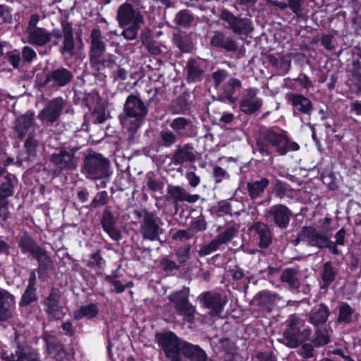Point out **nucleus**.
<instances>
[{"instance_id":"obj_1","label":"nucleus","mask_w":361,"mask_h":361,"mask_svg":"<svg viewBox=\"0 0 361 361\" xmlns=\"http://www.w3.org/2000/svg\"><path fill=\"white\" fill-rule=\"evenodd\" d=\"M147 114V107L139 97L135 95L128 97L124 112L119 116V119L123 128L129 133V141L133 140L134 134L140 127Z\"/></svg>"},{"instance_id":"obj_2","label":"nucleus","mask_w":361,"mask_h":361,"mask_svg":"<svg viewBox=\"0 0 361 361\" xmlns=\"http://www.w3.org/2000/svg\"><path fill=\"white\" fill-rule=\"evenodd\" d=\"M311 329L305 321L295 315H290L287 320V328L283 331V343L292 348L308 340Z\"/></svg>"},{"instance_id":"obj_3","label":"nucleus","mask_w":361,"mask_h":361,"mask_svg":"<svg viewBox=\"0 0 361 361\" xmlns=\"http://www.w3.org/2000/svg\"><path fill=\"white\" fill-rule=\"evenodd\" d=\"M257 145L262 152L269 154V146H273L276 152L284 155L288 150L296 151L299 145L295 142L288 143L286 137L279 131L268 129L264 131L257 141Z\"/></svg>"},{"instance_id":"obj_4","label":"nucleus","mask_w":361,"mask_h":361,"mask_svg":"<svg viewBox=\"0 0 361 361\" xmlns=\"http://www.w3.org/2000/svg\"><path fill=\"white\" fill-rule=\"evenodd\" d=\"M83 171L91 179H101L111 175L109 161L99 154H89L86 157Z\"/></svg>"},{"instance_id":"obj_5","label":"nucleus","mask_w":361,"mask_h":361,"mask_svg":"<svg viewBox=\"0 0 361 361\" xmlns=\"http://www.w3.org/2000/svg\"><path fill=\"white\" fill-rule=\"evenodd\" d=\"M39 20L40 16L38 14L31 15L25 29V32L27 35L28 43L42 47L51 40L52 34L47 29L37 26Z\"/></svg>"},{"instance_id":"obj_6","label":"nucleus","mask_w":361,"mask_h":361,"mask_svg":"<svg viewBox=\"0 0 361 361\" xmlns=\"http://www.w3.org/2000/svg\"><path fill=\"white\" fill-rule=\"evenodd\" d=\"M158 342L167 357L172 361H180L183 345L186 342L179 339L173 332H166L158 336Z\"/></svg>"},{"instance_id":"obj_7","label":"nucleus","mask_w":361,"mask_h":361,"mask_svg":"<svg viewBox=\"0 0 361 361\" xmlns=\"http://www.w3.org/2000/svg\"><path fill=\"white\" fill-rule=\"evenodd\" d=\"M190 289L188 287L183 288L180 290L169 295L168 298L173 302L177 313L183 317L188 322H193L195 307L188 301Z\"/></svg>"},{"instance_id":"obj_8","label":"nucleus","mask_w":361,"mask_h":361,"mask_svg":"<svg viewBox=\"0 0 361 361\" xmlns=\"http://www.w3.org/2000/svg\"><path fill=\"white\" fill-rule=\"evenodd\" d=\"M329 231H331V229L326 226L322 228L323 233H318L312 227H304L298 234V237L294 241L295 245L302 241L306 242L310 245L320 248L327 247L329 236L326 233Z\"/></svg>"},{"instance_id":"obj_9","label":"nucleus","mask_w":361,"mask_h":361,"mask_svg":"<svg viewBox=\"0 0 361 361\" xmlns=\"http://www.w3.org/2000/svg\"><path fill=\"white\" fill-rule=\"evenodd\" d=\"M116 20L121 27L130 25H143L144 18L138 9L130 4H121L117 11Z\"/></svg>"},{"instance_id":"obj_10","label":"nucleus","mask_w":361,"mask_h":361,"mask_svg":"<svg viewBox=\"0 0 361 361\" xmlns=\"http://www.w3.org/2000/svg\"><path fill=\"white\" fill-rule=\"evenodd\" d=\"M64 100L56 97L49 101L38 114V118L46 123L52 124L61 116L64 108Z\"/></svg>"},{"instance_id":"obj_11","label":"nucleus","mask_w":361,"mask_h":361,"mask_svg":"<svg viewBox=\"0 0 361 361\" xmlns=\"http://www.w3.org/2000/svg\"><path fill=\"white\" fill-rule=\"evenodd\" d=\"M258 90L249 88L245 90L240 101V110L245 114H252L258 111L262 106V99L257 96Z\"/></svg>"},{"instance_id":"obj_12","label":"nucleus","mask_w":361,"mask_h":361,"mask_svg":"<svg viewBox=\"0 0 361 361\" xmlns=\"http://www.w3.org/2000/svg\"><path fill=\"white\" fill-rule=\"evenodd\" d=\"M237 230L235 227L231 226L225 230L223 233L219 234L214 240L209 244L203 245L198 251L200 256H207L212 252L216 251L221 245L225 244L235 235Z\"/></svg>"},{"instance_id":"obj_13","label":"nucleus","mask_w":361,"mask_h":361,"mask_svg":"<svg viewBox=\"0 0 361 361\" xmlns=\"http://www.w3.org/2000/svg\"><path fill=\"white\" fill-rule=\"evenodd\" d=\"M73 77L70 71L61 68L48 73L44 84L51 88H59L68 84Z\"/></svg>"},{"instance_id":"obj_14","label":"nucleus","mask_w":361,"mask_h":361,"mask_svg":"<svg viewBox=\"0 0 361 361\" xmlns=\"http://www.w3.org/2000/svg\"><path fill=\"white\" fill-rule=\"evenodd\" d=\"M51 162L60 170H73L77 166L78 159L72 150L60 149L51 156Z\"/></svg>"},{"instance_id":"obj_15","label":"nucleus","mask_w":361,"mask_h":361,"mask_svg":"<svg viewBox=\"0 0 361 361\" xmlns=\"http://www.w3.org/2000/svg\"><path fill=\"white\" fill-rule=\"evenodd\" d=\"M200 300L204 305L209 309V314L215 316L219 314L227 303V299L219 293L206 292L200 295Z\"/></svg>"},{"instance_id":"obj_16","label":"nucleus","mask_w":361,"mask_h":361,"mask_svg":"<svg viewBox=\"0 0 361 361\" xmlns=\"http://www.w3.org/2000/svg\"><path fill=\"white\" fill-rule=\"evenodd\" d=\"M159 220L152 214L147 213L145 215L140 226V232L144 238L149 240H156L159 235Z\"/></svg>"},{"instance_id":"obj_17","label":"nucleus","mask_w":361,"mask_h":361,"mask_svg":"<svg viewBox=\"0 0 361 361\" xmlns=\"http://www.w3.org/2000/svg\"><path fill=\"white\" fill-rule=\"evenodd\" d=\"M286 99L293 106L295 115L298 112L310 115L313 109L312 102L302 94L289 93L286 94Z\"/></svg>"},{"instance_id":"obj_18","label":"nucleus","mask_w":361,"mask_h":361,"mask_svg":"<svg viewBox=\"0 0 361 361\" xmlns=\"http://www.w3.org/2000/svg\"><path fill=\"white\" fill-rule=\"evenodd\" d=\"M187 80L189 82H195L202 80L204 71V61L200 59H190L185 66Z\"/></svg>"},{"instance_id":"obj_19","label":"nucleus","mask_w":361,"mask_h":361,"mask_svg":"<svg viewBox=\"0 0 361 361\" xmlns=\"http://www.w3.org/2000/svg\"><path fill=\"white\" fill-rule=\"evenodd\" d=\"M269 216L272 217L274 223L280 228H286L290 221V211L283 204L272 206L268 211Z\"/></svg>"},{"instance_id":"obj_20","label":"nucleus","mask_w":361,"mask_h":361,"mask_svg":"<svg viewBox=\"0 0 361 361\" xmlns=\"http://www.w3.org/2000/svg\"><path fill=\"white\" fill-rule=\"evenodd\" d=\"M167 193L171 196V198L175 204L179 202L195 203L200 198L199 195H190L188 193L185 189L178 185H168Z\"/></svg>"},{"instance_id":"obj_21","label":"nucleus","mask_w":361,"mask_h":361,"mask_svg":"<svg viewBox=\"0 0 361 361\" xmlns=\"http://www.w3.org/2000/svg\"><path fill=\"white\" fill-rule=\"evenodd\" d=\"M4 357L8 361H39L38 355L35 352L20 346H18L14 353L6 351L4 353Z\"/></svg>"},{"instance_id":"obj_22","label":"nucleus","mask_w":361,"mask_h":361,"mask_svg":"<svg viewBox=\"0 0 361 361\" xmlns=\"http://www.w3.org/2000/svg\"><path fill=\"white\" fill-rule=\"evenodd\" d=\"M34 113L27 111L15 120L14 129L19 138L23 139L28 130L34 126Z\"/></svg>"},{"instance_id":"obj_23","label":"nucleus","mask_w":361,"mask_h":361,"mask_svg":"<svg viewBox=\"0 0 361 361\" xmlns=\"http://www.w3.org/2000/svg\"><path fill=\"white\" fill-rule=\"evenodd\" d=\"M14 305L13 296L5 290H0V320L11 317Z\"/></svg>"},{"instance_id":"obj_24","label":"nucleus","mask_w":361,"mask_h":361,"mask_svg":"<svg viewBox=\"0 0 361 361\" xmlns=\"http://www.w3.org/2000/svg\"><path fill=\"white\" fill-rule=\"evenodd\" d=\"M173 162L175 164H183L185 162H192L196 160V152L189 145L178 147L173 154Z\"/></svg>"},{"instance_id":"obj_25","label":"nucleus","mask_w":361,"mask_h":361,"mask_svg":"<svg viewBox=\"0 0 361 361\" xmlns=\"http://www.w3.org/2000/svg\"><path fill=\"white\" fill-rule=\"evenodd\" d=\"M115 224L116 218L110 210L106 209L103 212L102 219V228L111 238L114 240H119L121 238V235L116 228Z\"/></svg>"},{"instance_id":"obj_26","label":"nucleus","mask_w":361,"mask_h":361,"mask_svg":"<svg viewBox=\"0 0 361 361\" xmlns=\"http://www.w3.org/2000/svg\"><path fill=\"white\" fill-rule=\"evenodd\" d=\"M62 35L63 37V46L61 47V53H68L73 56L75 54V42L73 39V32L71 25L68 22H63Z\"/></svg>"},{"instance_id":"obj_27","label":"nucleus","mask_w":361,"mask_h":361,"mask_svg":"<svg viewBox=\"0 0 361 361\" xmlns=\"http://www.w3.org/2000/svg\"><path fill=\"white\" fill-rule=\"evenodd\" d=\"M104 53V50H90V63L97 70L104 67H111L115 63L113 56L109 55L106 58Z\"/></svg>"},{"instance_id":"obj_28","label":"nucleus","mask_w":361,"mask_h":361,"mask_svg":"<svg viewBox=\"0 0 361 361\" xmlns=\"http://www.w3.org/2000/svg\"><path fill=\"white\" fill-rule=\"evenodd\" d=\"M59 292L57 290H52L45 301L47 312L57 319H61L63 314L59 305Z\"/></svg>"},{"instance_id":"obj_29","label":"nucleus","mask_w":361,"mask_h":361,"mask_svg":"<svg viewBox=\"0 0 361 361\" xmlns=\"http://www.w3.org/2000/svg\"><path fill=\"white\" fill-rule=\"evenodd\" d=\"M241 87V82L236 78H231L224 85L223 92L220 95L221 101H228L230 103H235L237 100L236 97H233L235 91Z\"/></svg>"},{"instance_id":"obj_30","label":"nucleus","mask_w":361,"mask_h":361,"mask_svg":"<svg viewBox=\"0 0 361 361\" xmlns=\"http://www.w3.org/2000/svg\"><path fill=\"white\" fill-rule=\"evenodd\" d=\"M252 228L259 235V246L263 248L268 247L272 242V235L269 226L265 224L256 222Z\"/></svg>"},{"instance_id":"obj_31","label":"nucleus","mask_w":361,"mask_h":361,"mask_svg":"<svg viewBox=\"0 0 361 361\" xmlns=\"http://www.w3.org/2000/svg\"><path fill=\"white\" fill-rule=\"evenodd\" d=\"M211 44L216 47L224 48L228 51L237 49L235 42L221 32H216L214 35L211 39Z\"/></svg>"},{"instance_id":"obj_32","label":"nucleus","mask_w":361,"mask_h":361,"mask_svg":"<svg viewBox=\"0 0 361 361\" xmlns=\"http://www.w3.org/2000/svg\"><path fill=\"white\" fill-rule=\"evenodd\" d=\"M182 354L191 361H206L207 360V354L203 349L199 345H192L187 342L183 345Z\"/></svg>"},{"instance_id":"obj_33","label":"nucleus","mask_w":361,"mask_h":361,"mask_svg":"<svg viewBox=\"0 0 361 361\" xmlns=\"http://www.w3.org/2000/svg\"><path fill=\"white\" fill-rule=\"evenodd\" d=\"M329 310L326 305L320 304L315 307L310 315V322L314 326L325 323L329 317Z\"/></svg>"},{"instance_id":"obj_34","label":"nucleus","mask_w":361,"mask_h":361,"mask_svg":"<svg viewBox=\"0 0 361 361\" xmlns=\"http://www.w3.org/2000/svg\"><path fill=\"white\" fill-rule=\"evenodd\" d=\"M269 184L267 178H262L259 180H255L247 183V190L251 199L259 197Z\"/></svg>"},{"instance_id":"obj_35","label":"nucleus","mask_w":361,"mask_h":361,"mask_svg":"<svg viewBox=\"0 0 361 361\" xmlns=\"http://www.w3.org/2000/svg\"><path fill=\"white\" fill-rule=\"evenodd\" d=\"M173 42L176 45L183 51L188 52L192 48V43L190 37L183 32H178L173 35Z\"/></svg>"},{"instance_id":"obj_36","label":"nucleus","mask_w":361,"mask_h":361,"mask_svg":"<svg viewBox=\"0 0 361 361\" xmlns=\"http://www.w3.org/2000/svg\"><path fill=\"white\" fill-rule=\"evenodd\" d=\"M337 271L334 268L332 264L329 262H325L323 265L322 272V279L323 284L322 288L328 287L331 283L335 279Z\"/></svg>"},{"instance_id":"obj_37","label":"nucleus","mask_w":361,"mask_h":361,"mask_svg":"<svg viewBox=\"0 0 361 361\" xmlns=\"http://www.w3.org/2000/svg\"><path fill=\"white\" fill-rule=\"evenodd\" d=\"M98 313V307L94 304H90L82 306L79 310L74 312V317L76 319H80L82 317L91 319L94 317Z\"/></svg>"},{"instance_id":"obj_38","label":"nucleus","mask_w":361,"mask_h":361,"mask_svg":"<svg viewBox=\"0 0 361 361\" xmlns=\"http://www.w3.org/2000/svg\"><path fill=\"white\" fill-rule=\"evenodd\" d=\"M47 349L49 353L54 357L56 361H62L66 356V353L63 347L57 342L47 341Z\"/></svg>"},{"instance_id":"obj_39","label":"nucleus","mask_w":361,"mask_h":361,"mask_svg":"<svg viewBox=\"0 0 361 361\" xmlns=\"http://www.w3.org/2000/svg\"><path fill=\"white\" fill-rule=\"evenodd\" d=\"M230 27L236 34H248L252 30L250 21L248 19H238L236 18Z\"/></svg>"},{"instance_id":"obj_40","label":"nucleus","mask_w":361,"mask_h":361,"mask_svg":"<svg viewBox=\"0 0 361 361\" xmlns=\"http://www.w3.org/2000/svg\"><path fill=\"white\" fill-rule=\"evenodd\" d=\"M19 247L23 252H30L32 255L37 250L39 246L35 241L29 237L26 233H24L19 240Z\"/></svg>"},{"instance_id":"obj_41","label":"nucleus","mask_w":361,"mask_h":361,"mask_svg":"<svg viewBox=\"0 0 361 361\" xmlns=\"http://www.w3.org/2000/svg\"><path fill=\"white\" fill-rule=\"evenodd\" d=\"M91 46L90 50H104L106 45L102 40V32L98 29H94L90 35Z\"/></svg>"},{"instance_id":"obj_42","label":"nucleus","mask_w":361,"mask_h":361,"mask_svg":"<svg viewBox=\"0 0 361 361\" xmlns=\"http://www.w3.org/2000/svg\"><path fill=\"white\" fill-rule=\"evenodd\" d=\"M281 279L283 282L287 283L292 289H296L300 286L295 272L291 269L285 270L281 274Z\"/></svg>"},{"instance_id":"obj_43","label":"nucleus","mask_w":361,"mask_h":361,"mask_svg":"<svg viewBox=\"0 0 361 361\" xmlns=\"http://www.w3.org/2000/svg\"><path fill=\"white\" fill-rule=\"evenodd\" d=\"M14 180L11 178H6L0 187V200H4L12 196L13 194Z\"/></svg>"},{"instance_id":"obj_44","label":"nucleus","mask_w":361,"mask_h":361,"mask_svg":"<svg viewBox=\"0 0 361 361\" xmlns=\"http://www.w3.org/2000/svg\"><path fill=\"white\" fill-rule=\"evenodd\" d=\"M32 256L37 259L39 263V267L47 269L51 265L52 262L50 257L47 255L46 251L39 247L32 254Z\"/></svg>"},{"instance_id":"obj_45","label":"nucleus","mask_w":361,"mask_h":361,"mask_svg":"<svg viewBox=\"0 0 361 361\" xmlns=\"http://www.w3.org/2000/svg\"><path fill=\"white\" fill-rule=\"evenodd\" d=\"M353 313V309L348 304H342L339 308L338 321L339 322L350 323L352 320Z\"/></svg>"},{"instance_id":"obj_46","label":"nucleus","mask_w":361,"mask_h":361,"mask_svg":"<svg viewBox=\"0 0 361 361\" xmlns=\"http://www.w3.org/2000/svg\"><path fill=\"white\" fill-rule=\"evenodd\" d=\"M176 141V136L170 130H162L160 133V142L162 145L169 147Z\"/></svg>"},{"instance_id":"obj_47","label":"nucleus","mask_w":361,"mask_h":361,"mask_svg":"<svg viewBox=\"0 0 361 361\" xmlns=\"http://www.w3.org/2000/svg\"><path fill=\"white\" fill-rule=\"evenodd\" d=\"M142 25H130L128 27L125 28L121 35L127 40H133L137 37L138 30Z\"/></svg>"},{"instance_id":"obj_48","label":"nucleus","mask_w":361,"mask_h":361,"mask_svg":"<svg viewBox=\"0 0 361 361\" xmlns=\"http://www.w3.org/2000/svg\"><path fill=\"white\" fill-rule=\"evenodd\" d=\"M278 298L276 293L269 291H262L258 294L257 298L262 305H267L275 301Z\"/></svg>"},{"instance_id":"obj_49","label":"nucleus","mask_w":361,"mask_h":361,"mask_svg":"<svg viewBox=\"0 0 361 361\" xmlns=\"http://www.w3.org/2000/svg\"><path fill=\"white\" fill-rule=\"evenodd\" d=\"M192 17L188 11H180L176 14L175 20L179 25L187 26L192 22Z\"/></svg>"},{"instance_id":"obj_50","label":"nucleus","mask_w":361,"mask_h":361,"mask_svg":"<svg viewBox=\"0 0 361 361\" xmlns=\"http://www.w3.org/2000/svg\"><path fill=\"white\" fill-rule=\"evenodd\" d=\"M317 336L313 343L315 346L319 347L327 344L329 342V334L327 331L316 330Z\"/></svg>"},{"instance_id":"obj_51","label":"nucleus","mask_w":361,"mask_h":361,"mask_svg":"<svg viewBox=\"0 0 361 361\" xmlns=\"http://www.w3.org/2000/svg\"><path fill=\"white\" fill-rule=\"evenodd\" d=\"M35 134L33 132H30L28 134V137L25 142V148L27 153L30 156L35 155V149L37 145V142L34 140Z\"/></svg>"},{"instance_id":"obj_52","label":"nucleus","mask_w":361,"mask_h":361,"mask_svg":"<svg viewBox=\"0 0 361 361\" xmlns=\"http://www.w3.org/2000/svg\"><path fill=\"white\" fill-rule=\"evenodd\" d=\"M35 288L27 287L22 296L20 304L22 305H27L35 300Z\"/></svg>"},{"instance_id":"obj_53","label":"nucleus","mask_w":361,"mask_h":361,"mask_svg":"<svg viewBox=\"0 0 361 361\" xmlns=\"http://www.w3.org/2000/svg\"><path fill=\"white\" fill-rule=\"evenodd\" d=\"M190 246L182 247L177 250L176 255L180 264H184L190 259Z\"/></svg>"},{"instance_id":"obj_54","label":"nucleus","mask_w":361,"mask_h":361,"mask_svg":"<svg viewBox=\"0 0 361 361\" xmlns=\"http://www.w3.org/2000/svg\"><path fill=\"white\" fill-rule=\"evenodd\" d=\"M108 202V194L106 191H102L97 194L91 202L93 207H97L99 205H104Z\"/></svg>"},{"instance_id":"obj_55","label":"nucleus","mask_w":361,"mask_h":361,"mask_svg":"<svg viewBox=\"0 0 361 361\" xmlns=\"http://www.w3.org/2000/svg\"><path fill=\"white\" fill-rule=\"evenodd\" d=\"M195 235V232L190 228L185 230H179L173 235L174 240H186L190 239Z\"/></svg>"},{"instance_id":"obj_56","label":"nucleus","mask_w":361,"mask_h":361,"mask_svg":"<svg viewBox=\"0 0 361 361\" xmlns=\"http://www.w3.org/2000/svg\"><path fill=\"white\" fill-rule=\"evenodd\" d=\"M188 125V121L183 117H178L173 119L170 123V126L176 131L183 130Z\"/></svg>"},{"instance_id":"obj_57","label":"nucleus","mask_w":361,"mask_h":361,"mask_svg":"<svg viewBox=\"0 0 361 361\" xmlns=\"http://www.w3.org/2000/svg\"><path fill=\"white\" fill-rule=\"evenodd\" d=\"M92 116L94 118L96 122L102 123L104 122L106 119L105 109L102 105H98L94 109Z\"/></svg>"},{"instance_id":"obj_58","label":"nucleus","mask_w":361,"mask_h":361,"mask_svg":"<svg viewBox=\"0 0 361 361\" xmlns=\"http://www.w3.org/2000/svg\"><path fill=\"white\" fill-rule=\"evenodd\" d=\"M147 186L151 191L156 192L162 190L163 183L153 177L149 176L147 181Z\"/></svg>"},{"instance_id":"obj_59","label":"nucleus","mask_w":361,"mask_h":361,"mask_svg":"<svg viewBox=\"0 0 361 361\" xmlns=\"http://www.w3.org/2000/svg\"><path fill=\"white\" fill-rule=\"evenodd\" d=\"M214 177L216 183H221L223 180L228 178V175L227 171L220 166H216L214 169Z\"/></svg>"},{"instance_id":"obj_60","label":"nucleus","mask_w":361,"mask_h":361,"mask_svg":"<svg viewBox=\"0 0 361 361\" xmlns=\"http://www.w3.org/2000/svg\"><path fill=\"white\" fill-rule=\"evenodd\" d=\"M0 17H1L4 21L6 23L12 22V14L11 9L3 4L0 5Z\"/></svg>"},{"instance_id":"obj_61","label":"nucleus","mask_w":361,"mask_h":361,"mask_svg":"<svg viewBox=\"0 0 361 361\" xmlns=\"http://www.w3.org/2000/svg\"><path fill=\"white\" fill-rule=\"evenodd\" d=\"M106 280L114 286V290L116 293H122L125 290L126 287L122 283L111 276H107Z\"/></svg>"},{"instance_id":"obj_62","label":"nucleus","mask_w":361,"mask_h":361,"mask_svg":"<svg viewBox=\"0 0 361 361\" xmlns=\"http://www.w3.org/2000/svg\"><path fill=\"white\" fill-rule=\"evenodd\" d=\"M287 190V185L281 181L280 180H276L274 183V192L276 195L281 198L283 197L286 192Z\"/></svg>"},{"instance_id":"obj_63","label":"nucleus","mask_w":361,"mask_h":361,"mask_svg":"<svg viewBox=\"0 0 361 361\" xmlns=\"http://www.w3.org/2000/svg\"><path fill=\"white\" fill-rule=\"evenodd\" d=\"M228 76V73L225 70H219L213 73V78L215 82V86L218 87Z\"/></svg>"},{"instance_id":"obj_64","label":"nucleus","mask_w":361,"mask_h":361,"mask_svg":"<svg viewBox=\"0 0 361 361\" xmlns=\"http://www.w3.org/2000/svg\"><path fill=\"white\" fill-rule=\"evenodd\" d=\"M22 55L23 59L27 62H30L37 56L35 50L29 47H25L23 49Z\"/></svg>"}]
</instances>
